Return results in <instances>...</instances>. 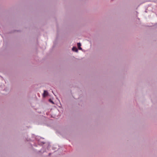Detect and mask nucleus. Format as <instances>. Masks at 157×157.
Instances as JSON below:
<instances>
[{
	"mask_svg": "<svg viewBox=\"0 0 157 157\" xmlns=\"http://www.w3.org/2000/svg\"><path fill=\"white\" fill-rule=\"evenodd\" d=\"M72 50L76 52H78V49L76 47H73L72 48Z\"/></svg>",
	"mask_w": 157,
	"mask_h": 157,
	"instance_id": "obj_3",
	"label": "nucleus"
},
{
	"mask_svg": "<svg viewBox=\"0 0 157 157\" xmlns=\"http://www.w3.org/2000/svg\"><path fill=\"white\" fill-rule=\"evenodd\" d=\"M77 45L78 49L80 50H82V48L81 47V43H78Z\"/></svg>",
	"mask_w": 157,
	"mask_h": 157,
	"instance_id": "obj_2",
	"label": "nucleus"
},
{
	"mask_svg": "<svg viewBox=\"0 0 157 157\" xmlns=\"http://www.w3.org/2000/svg\"><path fill=\"white\" fill-rule=\"evenodd\" d=\"M48 92L46 90H44L43 94V97H46L48 95Z\"/></svg>",
	"mask_w": 157,
	"mask_h": 157,
	"instance_id": "obj_1",
	"label": "nucleus"
},
{
	"mask_svg": "<svg viewBox=\"0 0 157 157\" xmlns=\"http://www.w3.org/2000/svg\"><path fill=\"white\" fill-rule=\"evenodd\" d=\"M49 101H51V102L52 103H53V104H54V102H53L52 101H51V99H50V100H49Z\"/></svg>",
	"mask_w": 157,
	"mask_h": 157,
	"instance_id": "obj_4",
	"label": "nucleus"
}]
</instances>
